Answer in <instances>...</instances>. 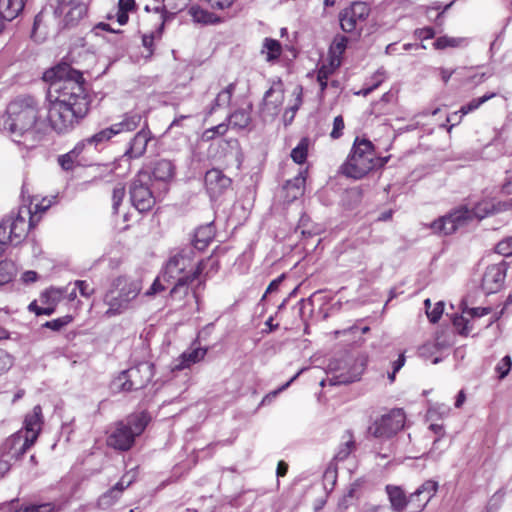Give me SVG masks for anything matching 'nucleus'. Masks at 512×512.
Returning <instances> with one entry per match:
<instances>
[{
  "instance_id": "1",
  "label": "nucleus",
  "mask_w": 512,
  "mask_h": 512,
  "mask_svg": "<svg viewBox=\"0 0 512 512\" xmlns=\"http://www.w3.org/2000/svg\"><path fill=\"white\" fill-rule=\"evenodd\" d=\"M43 80L49 83L46 95L47 121L58 134L71 132L91 111L92 97L83 73L60 62L47 69Z\"/></svg>"
},
{
  "instance_id": "2",
  "label": "nucleus",
  "mask_w": 512,
  "mask_h": 512,
  "mask_svg": "<svg viewBox=\"0 0 512 512\" xmlns=\"http://www.w3.org/2000/svg\"><path fill=\"white\" fill-rule=\"evenodd\" d=\"M215 272L219 269V262L212 256L207 258H198L192 247H183L172 253L162 268V278L164 282H172L179 278H188V280H197V285L192 290V296L199 302L198 291L204 289L206 281L209 278V271Z\"/></svg>"
},
{
  "instance_id": "3",
  "label": "nucleus",
  "mask_w": 512,
  "mask_h": 512,
  "mask_svg": "<svg viewBox=\"0 0 512 512\" xmlns=\"http://www.w3.org/2000/svg\"><path fill=\"white\" fill-rule=\"evenodd\" d=\"M40 107L37 99L31 95H21L13 99L6 108L5 127L21 142V138L37 134Z\"/></svg>"
},
{
  "instance_id": "4",
  "label": "nucleus",
  "mask_w": 512,
  "mask_h": 512,
  "mask_svg": "<svg viewBox=\"0 0 512 512\" xmlns=\"http://www.w3.org/2000/svg\"><path fill=\"white\" fill-rule=\"evenodd\" d=\"M388 160L389 156L376 155L375 146L370 140L357 136L339 172L347 178L360 180L371 171L382 168Z\"/></svg>"
},
{
  "instance_id": "5",
  "label": "nucleus",
  "mask_w": 512,
  "mask_h": 512,
  "mask_svg": "<svg viewBox=\"0 0 512 512\" xmlns=\"http://www.w3.org/2000/svg\"><path fill=\"white\" fill-rule=\"evenodd\" d=\"M142 290V280L130 275H119L110 281L103 302L108 306L107 317L124 313Z\"/></svg>"
},
{
  "instance_id": "6",
  "label": "nucleus",
  "mask_w": 512,
  "mask_h": 512,
  "mask_svg": "<svg viewBox=\"0 0 512 512\" xmlns=\"http://www.w3.org/2000/svg\"><path fill=\"white\" fill-rule=\"evenodd\" d=\"M38 223L31 215V205L23 203L0 223V257L10 244L21 243Z\"/></svg>"
},
{
  "instance_id": "7",
  "label": "nucleus",
  "mask_w": 512,
  "mask_h": 512,
  "mask_svg": "<svg viewBox=\"0 0 512 512\" xmlns=\"http://www.w3.org/2000/svg\"><path fill=\"white\" fill-rule=\"evenodd\" d=\"M492 215H494L493 201L482 200L471 210L465 206L455 209L451 213L432 222L430 227L435 233L450 235L459 228L467 226L474 218L482 220Z\"/></svg>"
},
{
  "instance_id": "8",
  "label": "nucleus",
  "mask_w": 512,
  "mask_h": 512,
  "mask_svg": "<svg viewBox=\"0 0 512 512\" xmlns=\"http://www.w3.org/2000/svg\"><path fill=\"white\" fill-rule=\"evenodd\" d=\"M147 424L148 418L144 412L130 415L125 420L116 422L107 435V446L121 452L129 451L134 446L136 437L144 432Z\"/></svg>"
},
{
  "instance_id": "9",
  "label": "nucleus",
  "mask_w": 512,
  "mask_h": 512,
  "mask_svg": "<svg viewBox=\"0 0 512 512\" xmlns=\"http://www.w3.org/2000/svg\"><path fill=\"white\" fill-rule=\"evenodd\" d=\"M149 179V172L140 170L129 186L131 203L140 213L150 211L156 204V198L148 185Z\"/></svg>"
},
{
  "instance_id": "10",
  "label": "nucleus",
  "mask_w": 512,
  "mask_h": 512,
  "mask_svg": "<svg viewBox=\"0 0 512 512\" xmlns=\"http://www.w3.org/2000/svg\"><path fill=\"white\" fill-rule=\"evenodd\" d=\"M154 376V366L148 362L139 363L122 371L117 377L120 391L130 392L146 387Z\"/></svg>"
},
{
  "instance_id": "11",
  "label": "nucleus",
  "mask_w": 512,
  "mask_h": 512,
  "mask_svg": "<svg viewBox=\"0 0 512 512\" xmlns=\"http://www.w3.org/2000/svg\"><path fill=\"white\" fill-rule=\"evenodd\" d=\"M370 14L365 2L355 1L339 13V23L343 32L360 35L363 25Z\"/></svg>"
},
{
  "instance_id": "12",
  "label": "nucleus",
  "mask_w": 512,
  "mask_h": 512,
  "mask_svg": "<svg viewBox=\"0 0 512 512\" xmlns=\"http://www.w3.org/2000/svg\"><path fill=\"white\" fill-rule=\"evenodd\" d=\"M406 416L402 409H392L370 427L375 437L389 438L400 431L405 425Z\"/></svg>"
},
{
  "instance_id": "13",
  "label": "nucleus",
  "mask_w": 512,
  "mask_h": 512,
  "mask_svg": "<svg viewBox=\"0 0 512 512\" xmlns=\"http://www.w3.org/2000/svg\"><path fill=\"white\" fill-rule=\"evenodd\" d=\"M147 20L153 24V29L142 35V45L147 50V56L151 57L155 51L154 42L161 39L167 21L165 6L156 7Z\"/></svg>"
},
{
  "instance_id": "14",
  "label": "nucleus",
  "mask_w": 512,
  "mask_h": 512,
  "mask_svg": "<svg viewBox=\"0 0 512 512\" xmlns=\"http://www.w3.org/2000/svg\"><path fill=\"white\" fill-rule=\"evenodd\" d=\"M508 268L509 264L506 261L489 265L486 268L481 281V289L484 294H494L502 289Z\"/></svg>"
},
{
  "instance_id": "15",
  "label": "nucleus",
  "mask_w": 512,
  "mask_h": 512,
  "mask_svg": "<svg viewBox=\"0 0 512 512\" xmlns=\"http://www.w3.org/2000/svg\"><path fill=\"white\" fill-rule=\"evenodd\" d=\"M64 293L65 290L62 288L50 287L44 290L39 296V300L43 306H39L37 300H34L29 304L28 310L35 313L37 316H50L56 311L57 305L64 297Z\"/></svg>"
},
{
  "instance_id": "16",
  "label": "nucleus",
  "mask_w": 512,
  "mask_h": 512,
  "mask_svg": "<svg viewBox=\"0 0 512 512\" xmlns=\"http://www.w3.org/2000/svg\"><path fill=\"white\" fill-rule=\"evenodd\" d=\"M35 444V437L26 438L20 433H16L7 438L0 446V455H3L12 461L21 459L24 454Z\"/></svg>"
},
{
  "instance_id": "17",
  "label": "nucleus",
  "mask_w": 512,
  "mask_h": 512,
  "mask_svg": "<svg viewBox=\"0 0 512 512\" xmlns=\"http://www.w3.org/2000/svg\"><path fill=\"white\" fill-rule=\"evenodd\" d=\"M153 134L149 128L147 122L144 126L135 133V135L129 141L128 148L126 149L124 156L129 159H137L142 157L146 150L150 140H152Z\"/></svg>"
},
{
  "instance_id": "18",
  "label": "nucleus",
  "mask_w": 512,
  "mask_h": 512,
  "mask_svg": "<svg viewBox=\"0 0 512 512\" xmlns=\"http://www.w3.org/2000/svg\"><path fill=\"white\" fill-rule=\"evenodd\" d=\"M204 182L212 198L222 195L232 184L231 178L217 168H212L206 172Z\"/></svg>"
},
{
  "instance_id": "19",
  "label": "nucleus",
  "mask_w": 512,
  "mask_h": 512,
  "mask_svg": "<svg viewBox=\"0 0 512 512\" xmlns=\"http://www.w3.org/2000/svg\"><path fill=\"white\" fill-rule=\"evenodd\" d=\"M44 423L42 407L40 405H36L33 407L32 411L25 416L24 420V428H25V436L26 438L35 437V442L38 439V436L42 430V426Z\"/></svg>"
},
{
  "instance_id": "20",
  "label": "nucleus",
  "mask_w": 512,
  "mask_h": 512,
  "mask_svg": "<svg viewBox=\"0 0 512 512\" xmlns=\"http://www.w3.org/2000/svg\"><path fill=\"white\" fill-rule=\"evenodd\" d=\"M175 170V165L171 160L158 159L152 163L150 173L155 181L167 183L174 178Z\"/></svg>"
},
{
  "instance_id": "21",
  "label": "nucleus",
  "mask_w": 512,
  "mask_h": 512,
  "mask_svg": "<svg viewBox=\"0 0 512 512\" xmlns=\"http://www.w3.org/2000/svg\"><path fill=\"white\" fill-rule=\"evenodd\" d=\"M142 115L139 112H126L121 116V120L112 124L115 136L123 133L134 132L141 124Z\"/></svg>"
},
{
  "instance_id": "22",
  "label": "nucleus",
  "mask_w": 512,
  "mask_h": 512,
  "mask_svg": "<svg viewBox=\"0 0 512 512\" xmlns=\"http://www.w3.org/2000/svg\"><path fill=\"white\" fill-rule=\"evenodd\" d=\"M207 354V349L203 347H193L188 351L183 352L177 359L178 363L175 364L173 370H183L189 368L191 365L196 364L204 359Z\"/></svg>"
},
{
  "instance_id": "23",
  "label": "nucleus",
  "mask_w": 512,
  "mask_h": 512,
  "mask_svg": "<svg viewBox=\"0 0 512 512\" xmlns=\"http://www.w3.org/2000/svg\"><path fill=\"white\" fill-rule=\"evenodd\" d=\"M215 237V229L212 224L200 226L194 233L193 246L194 250L204 251Z\"/></svg>"
},
{
  "instance_id": "24",
  "label": "nucleus",
  "mask_w": 512,
  "mask_h": 512,
  "mask_svg": "<svg viewBox=\"0 0 512 512\" xmlns=\"http://www.w3.org/2000/svg\"><path fill=\"white\" fill-rule=\"evenodd\" d=\"M236 85V82L229 83L216 95L206 112V117L211 116L218 108L230 105Z\"/></svg>"
},
{
  "instance_id": "25",
  "label": "nucleus",
  "mask_w": 512,
  "mask_h": 512,
  "mask_svg": "<svg viewBox=\"0 0 512 512\" xmlns=\"http://www.w3.org/2000/svg\"><path fill=\"white\" fill-rule=\"evenodd\" d=\"M23 203L31 205V215L34 220L39 223L42 220L43 215L52 206L53 201L47 197L39 200L36 196H28L27 199L23 197Z\"/></svg>"
},
{
  "instance_id": "26",
  "label": "nucleus",
  "mask_w": 512,
  "mask_h": 512,
  "mask_svg": "<svg viewBox=\"0 0 512 512\" xmlns=\"http://www.w3.org/2000/svg\"><path fill=\"white\" fill-rule=\"evenodd\" d=\"M85 147L86 142L82 140L78 142L69 152L59 156L58 163L60 166L66 171L72 170L76 164H79L80 156L83 153Z\"/></svg>"
},
{
  "instance_id": "27",
  "label": "nucleus",
  "mask_w": 512,
  "mask_h": 512,
  "mask_svg": "<svg viewBox=\"0 0 512 512\" xmlns=\"http://www.w3.org/2000/svg\"><path fill=\"white\" fill-rule=\"evenodd\" d=\"M284 90L282 82L274 83L264 94L263 105L268 109L277 110L283 103Z\"/></svg>"
},
{
  "instance_id": "28",
  "label": "nucleus",
  "mask_w": 512,
  "mask_h": 512,
  "mask_svg": "<svg viewBox=\"0 0 512 512\" xmlns=\"http://www.w3.org/2000/svg\"><path fill=\"white\" fill-rule=\"evenodd\" d=\"M356 441L354 434L351 430H346L341 436V443L338 446V450L335 454V459L337 461L346 460L355 450H356Z\"/></svg>"
},
{
  "instance_id": "29",
  "label": "nucleus",
  "mask_w": 512,
  "mask_h": 512,
  "mask_svg": "<svg viewBox=\"0 0 512 512\" xmlns=\"http://www.w3.org/2000/svg\"><path fill=\"white\" fill-rule=\"evenodd\" d=\"M188 13L195 23L202 25H214L220 23L221 21L219 16L197 5L191 6L188 10Z\"/></svg>"
},
{
  "instance_id": "30",
  "label": "nucleus",
  "mask_w": 512,
  "mask_h": 512,
  "mask_svg": "<svg viewBox=\"0 0 512 512\" xmlns=\"http://www.w3.org/2000/svg\"><path fill=\"white\" fill-rule=\"evenodd\" d=\"M362 369L356 365L350 366L347 371H341L329 378L331 385H346L360 380Z\"/></svg>"
},
{
  "instance_id": "31",
  "label": "nucleus",
  "mask_w": 512,
  "mask_h": 512,
  "mask_svg": "<svg viewBox=\"0 0 512 512\" xmlns=\"http://www.w3.org/2000/svg\"><path fill=\"white\" fill-rule=\"evenodd\" d=\"M386 492L391 503L389 506L393 511H403L406 508L408 504V498L402 488L399 486L387 485Z\"/></svg>"
},
{
  "instance_id": "32",
  "label": "nucleus",
  "mask_w": 512,
  "mask_h": 512,
  "mask_svg": "<svg viewBox=\"0 0 512 512\" xmlns=\"http://www.w3.org/2000/svg\"><path fill=\"white\" fill-rule=\"evenodd\" d=\"M195 280H188V278H179V280H173L172 282H167L168 284H173L170 290V297L175 301H182L185 299L190 293H192V289H190V284H192Z\"/></svg>"
},
{
  "instance_id": "33",
  "label": "nucleus",
  "mask_w": 512,
  "mask_h": 512,
  "mask_svg": "<svg viewBox=\"0 0 512 512\" xmlns=\"http://www.w3.org/2000/svg\"><path fill=\"white\" fill-rule=\"evenodd\" d=\"M252 104H248L246 108H238L228 116L229 124L235 128L244 129L251 122Z\"/></svg>"
},
{
  "instance_id": "34",
  "label": "nucleus",
  "mask_w": 512,
  "mask_h": 512,
  "mask_svg": "<svg viewBox=\"0 0 512 512\" xmlns=\"http://www.w3.org/2000/svg\"><path fill=\"white\" fill-rule=\"evenodd\" d=\"M348 37L342 34H336L328 49V58L332 60H340L342 64L343 54L345 53L348 45Z\"/></svg>"
},
{
  "instance_id": "35",
  "label": "nucleus",
  "mask_w": 512,
  "mask_h": 512,
  "mask_svg": "<svg viewBox=\"0 0 512 512\" xmlns=\"http://www.w3.org/2000/svg\"><path fill=\"white\" fill-rule=\"evenodd\" d=\"M24 8L23 0H0V14L5 20L12 21Z\"/></svg>"
},
{
  "instance_id": "36",
  "label": "nucleus",
  "mask_w": 512,
  "mask_h": 512,
  "mask_svg": "<svg viewBox=\"0 0 512 512\" xmlns=\"http://www.w3.org/2000/svg\"><path fill=\"white\" fill-rule=\"evenodd\" d=\"M127 488V484H123V482L119 480L113 487L100 496L98 500L99 505L106 507L112 506Z\"/></svg>"
},
{
  "instance_id": "37",
  "label": "nucleus",
  "mask_w": 512,
  "mask_h": 512,
  "mask_svg": "<svg viewBox=\"0 0 512 512\" xmlns=\"http://www.w3.org/2000/svg\"><path fill=\"white\" fill-rule=\"evenodd\" d=\"M70 8L65 12L66 24L75 25L87 14V6L83 2H70Z\"/></svg>"
},
{
  "instance_id": "38",
  "label": "nucleus",
  "mask_w": 512,
  "mask_h": 512,
  "mask_svg": "<svg viewBox=\"0 0 512 512\" xmlns=\"http://www.w3.org/2000/svg\"><path fill=\"white\" fill-rule=\"evenodd\" d=\"M453 2L445 5L443 8L441 3L435 2L432 6L424 7L426 16L433 20L437 27L442 28L444 24V13L452 6Z\"/></svg>"
},
{
  "instance_id": "39",
  "label": "nucleus",
  "mask_w": 512,
  "mask_h": 512,
  "mask_svg": "<svg viewBox=\"0 0 512 512\" xmlns=\"http://www.w3.org/2000/svg\"><path fill=\"white\" fill-rule=\"evenodd\" d=\"M438 489V483L434 480L425 481L420 487H418V506L424 508L432 497L436 494Z\"/></svg>"
},
{
  "instance_id": "40",
  "label": "nucleus",
  "mask_w": 512,
  "mask_h": 512,
  "mask_svg": "<svg viewBox=\"0 0 512 512\" xmlns=\"http://www.w3.org/2000/svg\"><path fill=\"white\" fill-rule=\"evenodd\" d=\"M113 137H115L113 128L109 126L96 132L92 136L83 139V141L86 142V146L92 145L95 148H98L100 146L107 144Z\"/></svg>"
},
{
  "instance_id": "41",
  "label": "nucleus",
  "mask_w": 512,
  "mask_h": 512,
  "mask_svg": "<svg viewBox=\"0 0 512 512\" xmlns=\"http://www.w3.org/2000/svg\"><path fill=\"white\" fill-rule=\"evenodd\" d=\"M262 53H266V60L272 62L277 60L282 53V46L276 39L266 38L263 43Z\"/></svg>"
},
{
  "instance_id": "42",
  "label": "nucleus",
  "mask_w": 512,
  "mask_h": 512,
  "mask_svg": "<svg viewBox=\"0 0 512 512\" xmlns=\"http://www.w3.org/2000/svg\"><path fill=\"white\" fill-rule=\"evenodd\" d=\"M497 93L495 92H491V93H487L479 98H474L472 99L471 101H469L467 104L463 105L459 112H460V117L458 119V121L456 123H459L461 121V118L470 113V112H473L475 111L476 109H478L482 104H484L485 102H487L488 100L496 97Z\"/></svg>"
},
{
  "instance_id": "43",
  "label": "nucleus",
  "mask_w": 512,
  "mask_h": 512,
  "mask_svg": "<svg viewBox=\"0 0 512 512\" xmlns=\"http://www.w3.org/2000/svg\"><path fill=\"white\" fill-rule=\"evenodd\" d=\"M310 140L308 137H303L298 145L292 149L291 158L296 164H304L307 160L308 149H309Z\"/></svg>"
},
{
  "instance_id": "44",
  "label": "nucleus",
  "mask_w": 512,
  "mask_h": 512,
  "mask_svg": "<svg viewBox=\"0 0 512 512\" xmlns=\"http://www.w3.org/2000/svg\"><path fill=\"white\" fill-rule=\"evenodd\" d=\"M60 510V505H56L54 502H46L41 504H25L17 509L16 512H60Z\"/></svg>"
},
{
  "instance_id": "45",
  "label": "nucleus",
  "mask_w": 512,
  "mask_h": 512,
  "mask_svg": "<svg viewBox=\"0 0 512 512\" xmlns=\"http://www.w3.org/2000/svg\"><path fill=\"white\" fill-rule=\"evenodd\" d=\"M466 42L465 38L462 37H449V36H441L438 37L433 43L432 46L436 50H443L446 48H457L462 46L463 43Z\"/></svg>"
},
{
  "instance_id": "46",
  "label": "nucleus",
  "mask_w": 512,
  "mask_h": 512,
  "mask_svg": "<svg viewBox=\"0 0 512 512\" xmlns=\"http://www.w3.org/2000/svg\"><path fill=\"white\" fill-rule=\"evenodd\" d=\"M450 407L445 404H433L429 406L425 420L426 421H438L448 416Z\"/></svg>"
},
{
  "instance_id": "47",
  "label": "nucleus",
  "mask_w": 512,
  "mask_h": 512,
  "mask_svg": "<svg viewBox=\"0 0 512 512\" xmlns=\"http://www.w3.org/2000/svg\"><path fill=\"white\" fill-rule=\"evenodd\" d=\"M341 66L340 60H332L327 57V61L324 62L317 70V77L321 79H329Z\"/></svg>"
},
{
  "instance_id": "48",
  "label": "nucleus",
  "mask_w": 512,
  "mask_h": 512,
  "mask_svg": "<svg viewBox=\"0 0 512 512\" xmlns=\"http://www.w3.org/2000/svg\"><path fill=\"white\" fill-rule=\"evenodd\" d=\"M385 80V73L377 71L371 78V82L367 83L365 87H363L358 94H362L363 96L369 95L371 92L376 90Z\"/></svg>"
},
{
  "instance_id": "49",
  "label": "nucleus",
  "mask_w": 512,
  "mask_h": 512,
  "mask_svg": "<svg viewBox=\"0 0 512 512\" xmlns=\"http://www.w3.org/2000/svg\"><path fill=\"white\" fill-rule=\"evenodd\" d=\"M229 125L227 123H220L214 127L204 130L202 133L203 141H211L217 136H223L228 131Z\"/></svg>"
},
{
  "instance_id": "50",
  "label": "nucleus",
  "mask_w": 512,
  "mask_h": 512,
  "mask_svg": "<svg viewBox=\"0 0 512 512\" xmlns=\"http://www.w3.org/2000/svg\"><path fill=\"white\" fill-rule=\"evenodd\" d=\"M74 317L72 315H65L50 321H47L43 324V327L51 329L53 331H60L70 323H72Z\"/></svg>"
},
{
  "instance_id": "51",
  "label": "nucleus",
  "mask_w": 512,
  "mask_h": 512,
  "mask_svg": "<svg viewBox=\"0 0 512 512\" xmlns=\"http://www.w3.org/2000/svg\"><path fill=\"white\" fill-rule=\"evenodd\" d=\"M126 191L125 186L122 183H118L112 190V208L114 213L118 212L120 205L123 202Z\"/></svg>"
},
{
  "instance_id": "52",
  "label": "nucleus",
  "mask_w": 512,
  "mask_h": 512,
  "mask_svg": "<svg viewBox=\"0 0 512 512\" xmlns=\"http://www.w3.org/2000/svg\"><path fill=\"white\" fill-rule=\"evenodd\" d=\"M14 276V264L4 260L0 262V283H8Z\"/></svg>"
},
{
  "instance_id": "53",
  "label": "nucleus",
  "mask_w": 512,
  "mask_h": 512,
  "mask_svg": "<svg viewBox=\"0 0 512 512\" xmlns=\"http://www.w3.org/2000/svg\"><path fill=\"white\" fill-rule=\"evenodd\" d=\"M393 94L390 92L384 93L381 99L373 104L372 110L375 114L388 113V104L392 101Z\"/></svg>"
},
{
  "instance_id": "54",
  "label": "nucleus",
  "mask_w": 512,
  "mask_h": 512,
  "mask_svg": "<svg viewBox=\"0 0 512 512\" xmlns=\"http://www.w3.org/2000/svg\"><path fill=\"white\" fill-rule=\"evenodd\" d=\"M452 323L458 330V333L462 336H467L471 331V327H469V320L462 315L454 314Z\"/></svg>"
},
{
  "instance_id": "55",
  "label": "nucleus",
  "mask_w": 512,
  "mask_h": 512,
  "mask_svg": "<svg viewBox=\"0 0 512 512\" xmlns=\"http://www.w3.org/2000/svg\"><path fill=\"white\" fill-rule=\"evenodd\" d=\"M405 355L404 353H400L397 355V358L391 361V371L387 372V377L390 383L395 381L396 373L404 366L405 364Z\"/></svg>"
},
{
  "instance_id": "56",
  "label": "nucleus",
  "mask_w": 512,
  "mask_h": 512,
  "mask_svg": "<svg viewBox=\"0 0 512 512\" xmlns=\"http://www.w3.org/2000/svg\"><path fill=\"white\" fill-rule=\"evenodd\" d=\"M345 128L344 118L342 115H338L333 120V128L330 132V137L334 140L339 139L343 135Z\"/></svg>"
},
{
  "instance_id": "57",
  "label": "nucleus",
  "mask_w": 512,
  "mask_h": 512,
  "mask_svg": "<svg viewBox=\"0 0 512 512\" xmlns=\"http://www.w3.org/2000/svg\"><path fill=\"white\" fill-rule=\"evenodd\" d=\"M511 366H512L511 357L509 355L504 356L496 366V371H497L500 379L505 378L509 374V372L511 370Z\"/></svg>"
},
{
  "instance_id": "58",
  "label": "nucleus",
  "mask_w": 512,
  "mask_h": 512,
  "mask_svg": "<svg viewBox=\"0 0 512 512\" xmlns=\"http://www.w3.org/2000/svg\"><path fill=\"white\" fill-rule=\"evenodd\" d=\"M495 252L503 256H512V236L499 241L495 246Z\"/></svg>"
},
{
  "instance_id": "59",
  "label": "nucleus",
  "mask_w": 512,
  "mask_h": 512,
  "mask_svg": "<svg viewBox=\"0 0 512 512\" xmlns=\"http://www.w3.org/2000/svg\"><path fill=\"white\" fill-rule=\"evenodd\" d=\"M443 311L444 303L442 301H438L432 309L426 311V316L431 323H436L441 318Z\"/></svg>"
},
{
  "instance_id": "60",
  "label": "nucleus",
  "mask_w": 512,
  "mask_h": 512,
  "mask_svg": "<svg viewBox=\"0 0 512 512\" xmlns=\"http://www.w3.org/2000/svg\"><path fill=\"white\" fill-rule=\"evenodd\" d=\"M74 284L75 288L79 290L81 296L85 298H89L95 293V288L86 280H76Z\"/></svg>"
},
{
  "instance_id": "61",
  "label": "nucleus",
  "mask_w": 512,
  "mask_h": 512,
  "mask_svg": "<svg viewBox=\"0 0 512 512\" xmlns=\"http://www.w3.org/2000/svg\"><path fill=\"white\" fill-rule=\"evenodd\" d=\"M162 280L163 278L161 273L160 276L156 277V279L153 281L150 288L145 292V295L150 297L165 291L167 286L162 283Z\"/></svg>"
},
{
  "instance_id": "62",
  "label": "nucleus",
  "mask_w": 512,
  "mask_h": 512,
  "mask_svg": "<svg viewBox=\"0 0 512 512\" xmlns=\"http://www.w3.org/2000/svg\"><path fill=\"white\" fill-rule=\"evenodd\" d=\"M12 366V356L3 350H0V375L7 372Z\"/></svg>"
},
{
  "instance_id": "63",
  "label": "nucleus",
  "mask_w": 512,
  "mask_h": 512,
  "mask_svg": "<svg viewBox=\"0 0 512 512\" xmlns=\"http://www.w3.org/2000/svg\"><path fill=\"white\" fill-rule=\"evenodd\" d=\"M492 201H493V214L494 215L508 211V210H512L511 198L506 201L495 200V199H492Z\"/></svg>"
},
{
  "instance_id": "64",
  "label": "nucleus",
  "mask_w": 512,
  "mask_h": 512,
  "mask_svg": "<svg viewBox=\"0 0 512 512\" xmlns=\"http://www.w3.org/2000/svg\"><path fill=\"white\" fill-rule=\"evenodd\" d=\"M363 512H393L392 508L384 503V504H377V505H370L365 508Z\"/></svg>"
}]
</instances>
